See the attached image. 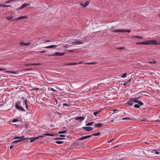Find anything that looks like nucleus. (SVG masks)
Returning <instances> with one entry per match:
<instances>
[{
	"mask_svg": "<svg viewBox=\"0 0 160 160\" xmlns=\"http://www.w3.org/2000/svg\"><path fill=\"white\" fill-rule=\"evenodd\" d=\"M124 47H121L118 48V49H124Z\"/></svg>",
	"mask_w": 160,
	"mask_h": 160,
	"instance_id": "obj_44",
	"label": "nucleus"
},
{
	"mask_svg": "<svg viewBox=\"0 0 160 160\" xmlns=\"http://www.w3.org/2000/svg\"><path fill=\"white\" fill-rule=\"evenodd\" d=\"M91 136H92V135H90L86 136L84 137H83L82 138H79L78 139V140H82L88 138H90L91 137Z\"/></svg>",
	"mask_w": 160,
	"mask_h": 160,
	"instance_id": "obj_12",
	"label": "nucleus"
},
{
	"mask_svg": "<svg viewBox=\"0 0 160 160\" xmlns=\"http://www.w3.org/2000/svg\"><path fill=\"white\" fill-rule=\"evenodd\" d=\"M55 142L58 144H62L64 143V142L61 141H57Z\"/></svg>",
	"mask_w": 160,
	"mask_h": 160,
	"instance_id": "obj_24",
	"label": "nucleus"
},
{
	"mask_svg": "<svg viewBox=\"0 0 160 160\" xmlns=\"http://www.w3.org/2000/svg\"><path fill=\"white\" fill-rule=\"evenodd\" d=\"M32 68H26V69H25L24 70L25 71H28V70H32Z\"/></svg>",
	"mask_w": 160,
	"mask_h": 160,
	"instance_id": "obj_33",
	"label": "nucleus"
},
{
	"mask_svg": "<svg viewBox=\"0 0 160 160\" xmlns=\"http://www.w3.org/2000/svg\"><path fill=\"white\" fill-rule=\"evenodd\" d=\"M83 63V61H81L78 63H69L66 64L67 66H70V65H77L78 64H82Z\"/></svg>",
	"mask_w": 160,
	"mask_h": 160,
	"instance_id": "obj_10",
	"label": "nucleus"
},
{
	"mask_svg": "<svg viewBox=\"0 0 160 160\" xmlns=\"http://www.w3.org/2000/svg\"><path fill=\"white\" fill-rule=\"evenodd\" d=\"M9 72H11L12 73H16V72H14L9 71Z\"/></svg>",
	"mask_w": 160,
	"mask_h": 160,
	"instance_id": "obj_54",
	"label": "nucleus"
},
{
	"mask_svg": "<svg viewBox=\"0 0 160 160\" xmlns=\"http://www.w3.org/2000/svg\"><path fill=\"white\" fill-rule=\"evenodd\" d=\"M13 16H12L11 17H6V18L8 20H10L11 19H13Z\"/></svg>",
	"mask_w": 160,
	"mask_h": 160,
	"instance_id": "obj_21",
	"label": "nucleus"
},
{
	"mask_svg": "<svg viewBox=\"0 0 160 160\" xmlns=\"http://www.w3.org/2000/svg\"><path fill=\"white\" fill-rule=\"evenodd\" d=\"M93 122H88V123L86 124V126H90L92 125L93 124Z\"/></svg>",
	"mask_w": 160,
	"mask_h": 160,
	"instance_id": "obj_26",
	"label": "nucleus"
},
{
	"mask_svg": "<svg viewBox=\"0 0 160 160\" xmlns=\"http://www.w3.org/2000/svg\"><path fill=\"white\" fill-rule=\"evenodd\" d=\"M18 20V18H15L13 20V21H17Z\"/></svg>",
	"mask_w": 160,
	"mask_h": 160,
	"instance_id": "obj_38",
	"label": "nucleus"
},
{
	"mask_svg": "<svg viewBox=\"0 0 160 160\" xmlns=\"http://www.w3.org/2000/svg\"><path fill=\"white\" fill-rule=\"evenodd\" d=\"M128 83V82H125V83H123V86H125Z\"/></svg>",
	"mask_w": 160,
	"mask_h": 160,
	"instance_id": "obj_49",
	"label": "nucleus"
},
{
	"mask_svg": "<svg viewBox=\"0 0 160 160\" xmlns=\"http://www.w3.org/2000/svg\"><path fill=\"white\" fill-rule=\"evenodd\" d=\"M51 90H52V91H53V92H55V91H57L56 90H55L54 88H51Z\"/></svg>",
	"mask_w": 160,
	"mask_h": 160,
	"instance_id": "obj_42",
	"label": "nucleus"
},
{
	"mask_svg": "<svg viewBox=\"0 0 160 160\" xmlns=\"http://www.w3.org/2000/svg\"><path fill=\"white\" fill-rule=\"evenodd\" d=\"M0 7H12L10 5H6L3 4H0Z\"/></svg>",
	"mask_w": 160,
	"mask_h": 160,
	"instance_id": "obj_19",
	"label": "nucleus"
},
{
	"mask_svg": "<svg viewBox=\"0 0 160 160\" xmlns=\"http://www.w3.org/2000/svg\"><path fill=\"white\" fill-rule=\"evenodd\" d=\"M126 75H127V73H124L121 76V77L122 78H125L126 77Z\"/></svg>",
	"mask_w": 160,
	"mask_h": 160,
	"instance_id": "obj_28",
	"label": "nucleus"
},
{
	"mask_svg": "<svg viewBox=\"0 0 160 160\" xmlns=\"http://www.w3.org/2000/svg\"><path fill=\"white\" fill-rule=\"evenodd\" d=\"M3 70V69H1V68H0V71H2V70Z\"/></svg>",
	"mask_w": 160,
	"mask_h": 160,
	"instance_id": "obj_59",
	"label": "nucleus"
},
{
	"mask_svg": "<svg viewBox=\"0 0 160 160\" xmlns=\"http://www.w3.org/2000/svg\"><path fill=\"white\" fill-rule=\"evenodd\" d=\"M136 43L137 45H142V42H137Z\"/></svg>",
	"mask_w": 160,
	"mask_h": 160,
	"instance_id": "obj_39",
	"label": "nucleus"
},
{
	"mask_svg": "<svg viewBox=\"0 0 160 160\" xmlns=\"http://www.w3.org/2000/svg\"><path fill=\"white\" fill-rule=\"evenodd\" d=\"M18 121V120H17V119H14L13 120V122H16Z\"/></svg>",
	"mask_w": 160,
	"mask_h": 160,
	"instance_id": "obj_47",
	"label": "nucleus"
},
{
	"mask_svg": "<svg viewBox=\"0 0 160 160\" xmlns=\"http://www.w3.org/2000/svg\"><path fill=\"white\" fill-rule=\"evenodd\" d=\"M132 38H138L140 39H142L143 38V37L139 36H133L132 37Z\"/></svg>",
	"mask_w": 160,
	"mask_h": 160,
	"instance_id": "obj_23",
	"label": "nucleus"
},
{
	"mask_svg": "<svg viewBox=\"0 0 160 160\" xmlns=\"http://www.w3.org/2000/svg\"><path fill=\"white\" fill-rule=\"evenodd\" d=\"M63 106H69V105L68 104H67L66 103H64L63 104Z\"/></svg>",
	"mask_w": 160,
	"mask_h": 160,
	"instance_id": "obj_41",
	"label": "nucleus"
},
{
	"mask_svg": "<svg viewBox=\"0 0 160 160\" xmlns=\"http://www.w3.org/2000/svg\"><path fill=\"white\" fill-rule=\"evenodd\" d=\"M96 62H87V63H84V64H88V65H90V64H96Z\"/></svg>",
	"mask_w": 160,
	"mask_h": 160,
	"instance_id": "obj_25",
	"label": "nucleus"
},
{
	"mask_svg": "<svg viewBox=\"0 0 160 160\" xmlns=\"http://www.w3.org/2000/svg\"><path fill=\"white\" fill-rule=\"evenodd\" d=\"M100 111H99L98 112H94L93 114L95 116H96L97 114Z\"/></svg>",
	"mask_w": 160,
	"mask_h": 160,
	"instance_id": "obj_31",
	"label": "nucleus"
},
{
	"mask_svg": "<svg viewBox=\"0 0 160 160\" xmlns=\"http://www.w3.org/2000/svg\"><path fill=\"white\" fill-rule=\"evenodd\" d=\"M146 120L145 118H143L141 120V121H146Z\"/></svg>",
	"mask_w": 160,
	"mask_h": 160,
	"instance_id": "obj_48",
	"label": "nucleus"
},
{
	"mask_svg": "<svg viewBox=\"0 0 160 160\" xmlns=\"http://www.w3.org/2000/svg\"><path fill=\"white\" fill-rule=\"evenodd\" d=\"M31 44V42H28V43H25L24 44V46H28L29 45Z\"/></svg>",
	"mask_w": 160,
	"mask_h": 160,
	"instance_id": "obj_34",
	"label": "nucleus"
},
{
	"mask_svg": "<svg viewBox=\"0 0 160 160\" xmlns=\"http://www.w3.org/2000/svg\"><path fill=\"white\" fill-rule=\"evenodd\" d=\"M39 52L40 53H43L45 52V50H43L42 51H40Z\"/></svg>",
	"mask_w": 160,
	"mask_h": 160,
	"instance_id": "obj_45",
	"label": "nucleus"
},
{
	"mask_svg": "<svg viewBox=\"0 0 160 160\" xmlns=\"http://www.w3.org/2000/svg\"><path fill=\"white\" fill-rule=\"evenodd\" d=\"M59 135V134L58 133H55L53 134H51L48 133H46L43 135V136H40L39 137L29 138H28L29 139H30V142H32L34 141L35 140H37L39 139V138L43 137L44 136H57Z\"/></svg>",
	"mask_w": 160,
	"mask_h": 160,
	"instance_id": "obj_1",
	"label": "nucleus"
},
{
	"mask_svg": "<svg viewBox=\"0 0 160 160\" xmlns=\"http://www.w3.org/2000/svg\"><path fill=\"white\" fill-rule=\"evenodd\" d=\"M25 106H26V108L27 109H28V104H27V105H25Z\"/></svg>",
	"mask_w": 160,
	"mask_h": 160,
	"instance_id": "obj_52",
	"label": "nucleus"
},
{
	"mask_svg": "<svg viewBox=\"0 0 160 160\" xmlns=\"http://www.w3.org/2000/svg\"><path fill=\"white\" fill-rule=\"evenodd\" d=\"M24 136H22L21 137H18V136L16 137H14L13 138V139H21L14 141L13 142H12V143H13V144H18V142L24 140Z\"/></svg>",
	"mask_w": 160,
	"mask_h": 160,
	"instance_id": "obj_3",
	"label": "nucleus"
},
{
	"mask_svg": "<svg viewBox=\"0 0 160 160\" xmlns=\"http://www.w3.org/2000/svg\"><path fill=\"white\" fill-rule=\"evenodd\" d=\"M122 119L123 120H131L132 119L131 118H129L126 117V118H122Z\"/></svg>",
	"mask_w": 160,
	"mask_h": 160,
	"instance_id": "obj_27",
	"label": "nucleus"
},
{
	"mask_svg": "<svg viewBox=\"0 0 160 160\" xmlns=\"http://www.w3.org/2000/svg\"><path fill=\"white\" fill-rule=\"evenodd\" d=\"M113 32H131V31L130 30H113Z\"/></svg>",
	"mask_w": 160,
	"mask_h": 160,
	"instance_id": "obj_7",
	"label": "nucleus"
},
{
	"mask_svg": "<svg viewBox=\"0 0 160 160\" xmlns=\"http://www.w3.org/2000/svg\"><path fill=\"white\" fill-rule=\"evenodd\" d=\"M44 142H43V141H42V142H41V143H44Z\"/></svg>",
	"mask_w": 160,
	"mask_h": 160,
	"instance_id": "obj_60",
	"label": "nucleus"
},
{
	"mask_svg": "<svg viewBox=\"0 0 160 160\" xmlns=\"http://www.w3.org/2000/svg\"><path fill=\"white\" fill-rule=\"evenodd\" d=\"M63 138H57L55 139H54V140H62L63 139Z\"/></svg>",
	"mask_w": 160,
	"mask_h": 160,
	"instance_id": "obj_36",
	"label": "nucleus"
},
{
	"mask_svg": "<svg viewBox=\"0 0 160 160\" xmlns=\"http://www.w3.org/2000/svg\"><path fill=\"white\" fill-rule=\"evenodd\" d=\"M147 45H155L158 44L156 40H149L147 41Z\"/></svg>",
	"mask_w": 160,
	"mask_h": 160,
	"instance_id": "obj_5",
	"label": "nucleus"
},
{
	"mask_svg": "<svg viewBox=\"0 0 160 160\" xmlns=\"http://www.w3.org/2000/svg\"><path fill=\"white\" fill-rule=\"evenodd\" d=\"M65 54L64 52H57L55 53L51 54L50 55V56H62L64 55Z\"/></svg>",
	"mask_w": 160,
	"mask_h": 160,
	"instance_id": "obj_8",
	"label": "nucleus"
},
{
	"mask_svg": "<svg viewBox=\"0 0 160 160\" xmlns=\"http://www.w3.org/2000/svg\"><path fill=\"white\" fill-rule=\"evenodd\" d=\"M75 120H81V121H83L85 119V117L82 116H80L78 117H76L75 118Z\"/></svg>",
	"mask_w": 160,
	"mask_h": 160,
	"instance_id": "obj_14",
	"label": "nucleus"
},
{
	"mask_svg": "<svg viewBox=\"0 0 160 160\" xmlns=\"http://www.w3.org/2000/svg\"><path fill=\"white\" fill-rule=\"evenodd\" d=\"M152 151H153V152H154H154H155V153L156 154H159V152L156 151L155 150H153Z\"/></svg>",
	"mask_w": 160,
	"mask_h": 160,
	"instance_id": "obj_37",
	"label": "nucleus"
},
{
	"mask_svg": "<svg viewBox=\"0 0 160 160\" xmlns=\"http://www.w3.org/2000/svg\"><path fill=\"white\" fill-rule=\"evenodd\" d=\"M157 43L158 44H157V45H160V40H159V42H157Z\"/></svg>",
	"mask_w": 160,
	"mask_h": 160,
	"instance_id": "obj_53",
	"label": "nucleus"
},
{
	"mask_svg": "<svg viewBox=\"0 0 160 160\" xmlns=\"http://www.w3.org/2000/svg\"><path fill=\"white\" fill-rule=\"evenodd\" d=\"M58 46L57 45H50L48 46H47L44 47L43 48H56V47Z\"/></svg>",
	"mask_w": 160,
	"mask_h": 160,
	"instance_id": "obj_15",
	"label": "nucleus"
},
{
	"mask_svg": "<svg viewBox=\"0 0 160 160\" xmlns=\"http://www.w3.org/2000/svg\"><path fill=\"white\" fill-rule=\"evenodd\" d=\"M28 18V17L24 16H21L19 17H18V20H19L22 19H27Z\"/></svg>",
	"mask_w": 160,
	"mask_h": 160,
	"instance_id": "obj_18",
	"label": "nucleus"
},
{
	"mask_svg": "<svg viewBox=\"0 0 160 160\" xmlns=\"http://www.w3.org/2000/svg\"><path fill=\"white\" fill-rule=\"evenodd\" d=\"M147 41L144 42H142V45H147Z\"/></svg>",
	"mask_w": 160,
	"mask_h": 160,
	"instance_id": "obj_32",
	"label": "nucleus"
},
{
	"mask_svg": "<svg viewBox=\"0 0 160 160\" xmlns=\"http://www.w3.org/2000/svg\"><path fill=\"white\" fill-rule=\"evenodd\" d=\"M66 132V131H60L58 132V133L59 134H62V133H65Z\"/></svg>",
	"mask_w": 160,
	"mask_h": 160,
	"instance_id": "obj_30",
	"label": "nucleus"
},
{
	"mask_svg": "<svg viewBox=\"0 0 160 160\" xmlns=\"http://www.w3.org/2000/svg\"><path fill=\"white\" fill-rule=\"evenodd\" d=\"M24 101V103H25V105L28 104H27L28 100H27V99H25V100Z\"/></svg>",
	"mask_w": 160,
	"mask_h": 160,
	"instance_id": "obj_35",
	"label": "nucleus"
},
{
	"mask_svg": "<svg viewBox=\"0 0 160 160\" xmlns=\"http://www.w3.org/2000/svg\"><path fill=\"white\" fill-rule=\"evenodd\" d=\"M134 107L135 108H139L140 106L138 104H136L134 105Z\"/></svg>",
	"mask_w": 160,
	"mask_h": 160,
	"instance_id": "obj_29",
	"label": "nucleus"
},
{
	"mask_svg": "<svg viewBox=\"0 0 160 160\" xmlns=\"http://www.w3.org/2000/svg\"><path fill=\"white\" fill-rule=\"evenodd\" d=\"M133 102L132 98L128 101V104L129 106H133Z\"/></svg>",
	"mask_w": 160,
	"mask_h": 160,
	"instance_id": "obj_13",
	"label": "nucleus"
},
{
	"mask_svg": "<svg viewBox=\"0 0 160 160\" xmlns=\"http://www.w3.org/2000/svg\"><path fill=\"white\" fill-rule=\"evenodd\" d=\"M90 2L89 1H87L83 4H81V5L83 7H86L89 4Z\"/></svg>",
	"mask_w": 160,
	"mask_h": 160,
	"instance_id": "obj_16",
	"label": "nucleus"
},
{
	"mask_svg": "<svg viewBox=\"0 0 160 160\" xmlns=\"http://www.w3.org/2000/svg\"><path fill=\"white\" fill-rule=\"evenodd\" d=\"M114 121H113V120L112 119V120H111V122H113Z\"/></svg>",
	"mask_w": 160,
	"mask_h": 160,
	"instance_id": "obj_61",
	"label": "nucleus"
},
{
	"mask_svg": "<svg viewBox=\"0 0 160 160\" xmlns=\"http://www.w3.org/2000/svg\"><path fill=\"white\" fill-rule=\"evenodd\" d=\"M118 110V109H114V110H113V112H116V111H117Z\"/></svg>",
	"mask_w": 160,
	"mask_h": 160,
	"instance_id": "obj_57",
	"label": "nucleus"
},
{
	"mask_svg": "<svg viewBox=\"0 0 160 160\" xmlns=\"http://www.w3.org/2000/svg\"><path fill=\"white\" fill-rule=\"evenodd\" d=\"M113 140H114V139H112V140H110L108 142L109 143V142H111V141H113Z\"/></svg>",
	"mask_w": 160,
	"mask_h": 160,
	"instance_id": "obj_51",
	"label": "nucleus"
},
{
	"mask_svg": "<svg viewBox=\"0 0 160 160\" xmlns=\"http://www.w3.org/2000/svg\"><path fill=\"white\" fill-rule=\"evenodd\" d=\"M60 136L61 137H65V136L64 135H60Z\"/></svg>",
	"mask_w": 160,
	"mask_h": 160,
	"instance_id": "obj_55",
	"label": "nucleus"
},
{
	"mask_svg": "<svg viewBox=\"0 0 160 160\" xmlns=\"http://www.w3.org/2000/svg\"><path fill=\"white\" fill-rule=\"evenodd\" d=\"M140 98V97L132 98V99L134 102L138 103L140 105L142 106L143 105V103L142 102L139 101L138 100Z\"/></svg>",
	"mask_w": 160,
	"mask_h": 160,
	"instance_id": "obj_4",
	"label": "nucleus"
},
{
	"mask_svg": "<svg viewBox=\"0 0 160 160\" xmlns=\"http://www.w3.org/2000/svg\"><path fill=\"white\" fill-rule=\"evenodd\" d=\"M157 121L158 122H160V120L159 119H158L157 120Z\"/></svg>",
	"mask_w": 160,
	"mask_h": 160,
	"instance_id": "obj_58",
	"label": "nucleus"
},
{
	"mask_svg": "<svg viewBox=\"0 0 160 160\" xmlns=\"http://www.w3.org/2000/svg\"><path fill=\"white\" fill-rule=\"evenodd\" d=\"M131 79H129V80L128 81V82H128V83L129 82H131Z\"/></svg>",
	"mask_w": 160,
	"mask_h": 160,
	"instance_id": "obj_56",
	"label": "nucleus"
},
{
	"mask_svg": "<svg viewBox=\"0 0 160 160\" xmlns=\"http://www.w3.org/2000/svg\"><path fill=\"white\" fill-rule=\"evenodd\" d=\"M36 89V90H38V89H38V88H37L36 89Z\"/></svg>",
	"mask_w": 160,
	"mask_h": 160,
	"instance_id": "obj_64",
	"label": "nucleus"
},
{
	"mask_svg": "<svg viewBox=\"0 0 160 160\" xmlns=\"http://www.w3.org/2000/svg\"><path fill=\"white\" fill-rule=\"evenodd\" d=\"M13 146H14V145H12L11 146H10V149H12V148Z\"/></svg>",
	"mask_w": 160,
	"mask_h": 160,
	"instance_id": "obj_50",
	"label": "nucleus"
},
{
	"mask_svg": "<svg viewBox=\"0 0 160 160\" xmlns=\"http://www.w3.org/2000/svg\"><path fill=\"white\" fill-rule=\"evenodd\" d=\"M100 134V133L99 132H98L97 133L92 134L91 135H92V136H98V135H99Z\"/></svg>",
	"mask_w": 160,
	"mask_h": 160,
	"instance_id": "obj_22",
	"label": "nucleus"
},
{
	"mask_svg": "<svg viewBox=\"0 0 160 160\" xmlns=\"http://www.w3.org/2000/svg\"><path fill=\"white\" fill-rule=\"evenodd\" d=\"M82 128L84 130L88 131H90L93 130V128L91 127H83Z\"/></svg>",
	"mask_w": 160,
	"mask_h": 160,
	"instance_id": "obj_11",
	"label": "nucleus"
},
{
	"mask_svg": "<svg viewBox=\"0 0 160 160\" xmlns=\"http://www.w3.org/2000/svg\"><path fill=\"white\" fill-rule=\"evenodd\" d=\"M40 64L39 63H32V64H26V66L27 67H30L32 65H37Z\"/></svg>",
	"mask_w": 160,
	"mask_h": 160,
	"instance_id": "obj_20",
	"label": "nucleus"
},
{
	"mask_svg": "<svg viewBox=\"0 0 160 160\" xmlns=\"http://www.w3.org/2000/svg\"><path fill=\"white\" fill-rule=\"evenodd\" d=\"M116 147H117V146H115V147H114V148H116Z\"/></svg>",
	"mask_w": 160,
	"mask_h": 160,
	"instance_id": "obj_62",
	"label": "nucleus"
},
{
	"mask_svg": "<svg viewBox=\"0 0 160 160\" xmlns=\"http://www.w3.org/2000/svg\"><path fill=\"white\" fill-rule=\"evenodd\" d=\"M148 63H150V64H152V63H155L156 62H150V61H149L148 62Z\"/></svg>",
	"mask_w": 160,
	"mask_h": 160,
	"instance_id": "obj_43",
	"label": "nucleus"
},
{
	"mask_svg": "<svg viewBox=\"0 0 160 160\" xmlns=\"http://www.w3.org/2000/svg\"><path fill=\"white\" fill-rule=\"evenodd\" d=\"M30 5V3H24L23 4H22V6L19 8H17V10H21L25 7L29 6Z\"/></svg>",
	"mask_w": 160,
	"mask_h": 160,
	"instance_id": "obj_9",
	"label": "nucleus"
},
{
	"mask_svg": "<svg viewBox=\"0 0 160 160\" xmlns=\"http://www.w3.org/2000/svg\"><path fill=\"white\" fill-rule=\"evenodd\" d=\"M21 102L20 101H18L15 103V108L21 111H25V110L23 107L20 106Z\"/></svg>",
	"mask_w": 160,
	"mask_h": 160,
	"instance_id": "obj_2",
	"label": "nucleus"
},
{
	"mask_svg": "<svg viewBox=\"0 0 160 160\" xmlns=\"http://www.w3.org/2000/svg\"><path fill=\"white\" fill-rule=\"evenodd\" d=\"M50 42V41H47V42Z\"/></svg>",
	"mask_w": 160,
	"mask_h": 160,
	"instance_id": "obj_63",
	"label": "nucleus"
},
{
	"mask_svg": "<svg viewBox=\"0 0 160 160\" xmlns=\"http://www.w3.org/2000/svg\"><path fill=\"white\" fill-rule=\"evenodd\" d=\"M94 126L95 127H98V128H99L102 127V125L101 123H96L95 124Z\"/></svg>",
	"mask_w": 160,
	"mask_h": 160,
	"instance_id": "obj_17",
	"label": "nucleus"
},
{
	"mask_svg": "<svg viewBox=\"0 0 160 160\" xmlns=\"http://www.w3.org/2000/svg\"><path fill=\"white\" fill-rule=\"evenodd\" d=\"M83 43V42L79 40H76V41H73L72 43L71 46H75L77 45L82 44Z\"/></svg>",
	"mask_w": 160,
	"mask_h": 160,
	"instance_id": "obj_6",
	"label": "nucleus"
},
{
	"mask_svg": "<svg viewBox=\"0 0 160 160\" xmlns=\"http://www.w3.org/2000/svg\"><path fill=\"white\" fill-rule=\"evenodd\" d=\"M22 100H23L24 101L25 100V99H27V98L23 97L22 98Z\"/></svg>",
	"mask_w": 160,
	"mask_h": 160,
	"instance_id": "obj_46",
	"label": "nucleus"
},
{
	"mask_svg": "<svg viewBox=\"0 0 160 160\" xmlns=\"http://www.w3.org/2000/svg\"><path fill=\"white\" fill-rule=\"evenodd\" d=\"M25 44V43H24L23 42H20V44L21 45L24 46Z\"/></svg>",
	"mask_w": 160,
	"mask_h": 160,
	"instance_id": "obj_40",
	"label": "nucleus"
}]
</instances>
